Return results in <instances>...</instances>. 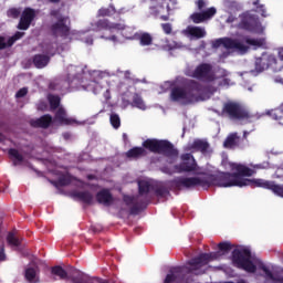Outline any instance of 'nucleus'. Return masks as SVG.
Returning <instances> with one entry per match:
<instances>
[{"label": "nucleus", "instance_id": "obj_4", "mask_svg": "<svg viewBox=\"0 0 283 283\" xmlns=\"http://www.w3.org/2000/svg\"><path fill=\"white\" fill-rule=\"evenodd\" d=\"M229 251H231V243H219L218 252L203 253L190 260L182 268H174L166 276L165 283H189L191 282V275H201V273L207 271V264H209V262L219 260L221 255L229 253Z\"/></svg>", "mask_w": 283, "mask_h": 283}, {"label": "nucleus", "instance_id": "obj_58", "mask_svg": "<svg viewBox=\"0 0 283 283\" xmlns=\"http://www.w3.org/2000/svg\"><path fill=\"white\" fill-rule=\"evenodd\" d=\"M280 83H283V80H280Z\"/></svg>", "mask_w": 283, "mask_h": 283}, {"label": "nucleus", "instance_id": "obj_55", "mask_svg": "<svg viewBox=\"0 0 283 283\" xmlns=\"http://www.w3.org/2000/svg\"><path fill=\"white\" fill-rule=\"evenodd\" d=\"M201 48H205V42L201 43Z\"/></svg>", "mask_w": 283, "mask_h": 283}, {"label": "nucleus", "instance_id": "obj_5", "mask_svg": "<svg viewBox=\"0 0 283 283\" xmlns=\"http://www.w3.org/2000/svg\"><path fill=\"white\" fill-rule=\"evenodd\" d=\"M232 262L234 266L247 271V273H259L268 282L283 283V270L269 265L256 256H252L248 247H237L232 251Z\"/></svg>", "mask_w": 283, "mask_h": 283}, {"label": "nucleus", "instance_id": "obj_33", "mask_svg": "<svg viewBox=\"0 0 283 283\" xmlns=\"http://www.w3.org/2000/svg\"><path fill=\"white\" fill-rule=\"evenodd\" d=\"M72 182V177L69 174H62L57 178V184L60 187H65V185H70Z\"/></svg>", "mask_w": 283, "mask_h": 283}, {"label": "nucleus", "instance_id": "obj_19", "mask_svg": "<svg viewBox=\"0 0 283 283\" xmlns=\"http://www.w3.org/2000/svg\"><path fill=\"white\" fill-rule=\"evenodd\" d=\"M34 17H36V11L31 8L24 9L20 19V23L18 25L19 30H28V28H30V24L34 20Z\"/></svg>", "mask_w": 283, "mask_h": 283}, {"label": "nucleus", "instance_id": "obj_18", "mask_svg": "<svg viewBox=\"0 0 283 283\" xmlns=\"http://www.w3.org/2000/svg\"><path fill=\"white\" fill-rule=\"evenodd\" d=\"M276 60L275 56L263 53L261 57H256L255 60V70L258 72H263L270 65H275Z\"/></svg>", "mask_w": 283, "mask_h": 283}, {"label": "nucleus", "instance_id": "obj_7", "mask_svg": "<svg viewBox=\"0 0 283 283\" xmlns=\"http://www.w3.org/2000/svg\"><path fill=\"white\" fill-rule=\"evenodd\" d=\"M192 78H198L203 83H207L208 88L203 90V92H216L220 85L222 87H229V85H233L231 80H229V73L224 69H218L213 71V66L208 63L199 64L195 71L189 74Z\"/></svg>", "mask_w": 283, "mask_h": 283}, {"label": "nucleus", "instance_id": "obj_13", "mask_svg": "<svg viewBox=\"0 0 283 283\" xmlns=\"http://www.w3.org/2000/svg\"><path fill=\"white\" fill-rule=\"evenodd\" d=\"M239 28L241 30H248V32H254V34H262L264 32V27L258 20V17L253 15L251 12H245L240 15Z\"/></svg>", "mask_w": 283, "mask_h": 283}, {"label": "nucleus", "instance_id": "obj_9", "mask_svg": "<svg viewBox=\"0 0 283 283\" xmlns=\"http://www.w3.org/2000/svg\"><path fill=\"white\" fill-rule=\"evenodd\" d=\"M205 88L196 81L188 82L185 86H176L171 88L170 101L179 103V105H193L198 101H205Z\"/></svg>", "mask_w": 283, "mask_h": 283}, {"label": "nucleus", "instance_id": "obj_45", "mask_svg": "<svg viewBox=\"0 0 283 283\" xmlns=\"http://www.w3.org/2000/svg\"><path fill=\"white\" fill-rule=\"evenodd\" d=\"M124 202H126V205H134V197L125 196Z\"/></svg>", "mask_w": 283, "mask_h": 283}, {"label": "nucleus", "instance_id": "obj_14", "mask_svg": "<svg viewBox=\"0 0 283 283\" xmlns=\"http://www.w3.org/2000/svg\"><path fill=\"white\" fill-rule=\"evenodd\" d=\"M208 3L205 0H198L197 1V7L198 10H200V12L193 13L192 15H190L191 21H193V23H202L205 21H209V19L216 17V13L218 12V10L216 9V7H211L205 10V8H207Z\"/></svg>", "mask_w": 283, "mask_h": 283}, {"label": "nucleus", "instance_id": "obj_23", "mask_svg": "<svg viewBox=\"0 0 283 283\" xmlns=\"http://www.w3.org/2000/svg\"><path fill=\"white\" fill-rule=\"evenodd\" d=\"M240 143V137L238 136V133L230 134L227 139L223 143V147L226 149H233Z\"/></svg>", "mask_w": 283, "mask_h": 283}, {"label": "nucleus", "instance_id": "obj_43", "mask_svg": "<svg viewBox=\"0 0 283 283\" xmlns=\"http://www.w3.org/2000/svg\"><path fill=\"white\" fill-rule=\"evenodd\" d=\"M254 169H269V161L253 166Z\"/></svg>", "mask_w": 283, "mask_h": 283}, {"label": "nucleus", "instance_id": "obj_16", "mask_svg": "<svg viewBox=\"0 0 283 283\" xmlns=\"http://www.w3.org/2000/svg\"><path fill=\"white\" fill-rule=\"evenodd\" d=\"M223 113L228 114L230 118H235L238 120H244V118H249L250 120H254L255 117H250L249 113L238 103L228 102L223 105Z\"/></svg>", "mask_w": 283, "mask_h": 283}, {"label": "nucleus", "instance_id": "obj_21", "mask_svg": "<svg viewBox=\"0 0 283 283\" xmlns=\"http://www.w3.org/2000/svg\"><path fill=\"white\" fill-rule=\"evenodd\" d=\"M23 36V32H17L11 38H3L0 36V50H3V48H10L14 45L15 41H19Z\"/></svg>", "mask_w": 283, "mask_h": 283}, {"label": "nucleus", "instance_id": "obj_37", "mask_svg": "<svg viewBox=\"0 0 283 283\" xmlns=\"http://www.w3.org/2000/svg\"><path fill=\"white\" fill-rule=\"evenodd\" d=\"M174 87V82H164L160 85L159 94H165V92H169Z\"/></svg>", "mask_w": 283, "mask_h": 283}, {"label": "nucleus", "instance_id": "obj_34", "mask_svg": "<svg viewBox=\"0 0 283 283\" xmlns=\"http://www.w3.org/2000/svg\"><path fill=\"white\" fill-rule=\"evenodd\" d=\"M98 17H112V14H116V9L114 7L102 8L98 10Z\"/></svg>", "mask_w": 283, "mask_h": 283}, {"label": "nucleus", "instance_id": "obj_36", "mask_svg": "<svg viewBox=\"0 0 283 283\" xmlns=\"http://www.w3.org/2000/svg\"><path fill=\"white\" fill-rule=\"evenodd\" d=\"M109 120L114 129H118V127H120V116H118V114H115V113L111 114Z\"/></svg>", "mask_w": 283, "mask_h": 283}, {"label": "nucleus", "instance_id": "obj_12", "mask_svg": "<svg viewBox=\"0 0 283 283\" xmlns=\"http://www.w3.org/2000/svg\"><path fill=\"white\" fill-rule=\"evenodd\" d=\"M149 10L153 17L161 19V21H168L174 6L178 3L177 0H149Z\"/></svg>", "mask_w": 283, "mask_h": 283}, {"label": "nucleus", "instance_id": "obj_8", "mask_svg": "<svg viewBox=\"0 0 283 283\" xmlns=\"http://www.w3.org/2000/svg\"><path fill=\"white\" fill-rule=\"evenodd\" d=\"M49 103L51 109H57L55 112V117L52 120V116L44 115L38 119H32L31 125L32 127H50V125H76L78 122L76 119L69 117L65 108L61 106V98L56 95H49Z\"/></svg>", "mask_w": 283, "mask_h": 283}, {"label": "nucleus", "instance_id": "obj_54", "mask_svg": "<svg viewBox=\"0 0 283 283\" xmlns=\"http://www.w3.org/2000/svg\"><path fill=\"white\" fill-rule=\"evenodd\" d=\"M157 193H158V196H163V192H160V191H157Z\"/></svg>", "mask_w": 283, "mask_h": 283}, {"label": "nucleus", "instance_id": "obj_6", "mask_svg": "<svg viewBox=\"0 0 283 283\" xmlns=\"http://www.w3.org/2000/svg\"><path fill=\"white\" fill-rule=\"evenodd\" d=\"M214 50H224L221 59H227L230 52H239L244 54L250 48L258 50V48H266V40L264 38L253 39L248 36L239 35L238 39L220 38L212 42Z\"/></svg>", "mask_w": 283, "mask_h": 283}, {"label": "nucleus", "instance_id": "obj_51", "mask_svg": "<svg viewBox=\"0 0 283 283\" xmlns=\"http://www.w3.org/2000/svg\"><path fill=\"white\" fill-rule=\"evenodd\" d=\"M248 135H249V133H248V132H244V133H243V138H247Z\"/></svg>", "mask_w": 283, "mask_h": 283}, {"label": "nucleus", "instance_id": "obj_11", "mask_svg": "<svg viewBox=\"0 0 283 283\" xmlns=\"http://www.w3.org/2000/svg\"><path fill=\"white\" fill-rule=\"evenodd\" d=\"M140 45L149 46L151 50H164L165 52H171L174 50H186L187 46L182 42L171 41L161 39L158 43L154 44V38L149 33H140L139 36Z\"/></svg>", "mask_w": 283, "mask_h": 283}, {"label": "nucleus", "instance_id": "obj_15", "mask_svg": "<svg viewBox=\"0 0 283 283\" xmlns=\"http://www.w3.org/2000/svg\"><path fill=\"white\" fill-rule=\"evenodd\" d=\"M51 14L57 21L53 24L52 32L56 36H70V18L63 15L61 11H52Z\"/></svg>", "mask_w": 283, "mask_h": 283}, {"label": "nucleus", "instance_id": "obj_17", "mask_svg": "<svg viewBox=\"0 0 283 283\" xmlns=\"http://www.w3.org/2000/svg\"><path fill=\"white\" fill-rule=\"evenodd\" d=\"M181 34L190 39V41L205 39L207 36V30L202 27L188 25L181 31Z\"/></svg>", "mask_w": 283, "mask_h": 283}, {"label": "nucleus", "instance_id": "obj_57", "mask_svg": "<svg viewBox=\"0 0 283 283\" xmlns=\"http://www.w3.org/2000/svg\"><path fill=\"white\" fill-rule=\"evenodd\" d=\"M119 13H123V9L119 11Z\"/></svg>", "mask_w": 283, "mask_h": 283}, {"label": "nucleus", "instance_id": "obj_40", "mask_svg": "<svg viewBox=\"0 0 283 283\" xmlns=\"http://www.w3.org/2000/svg\"><path fill=\"white\" fill-rule=\"evenodd\" d=\"M28 94V90L25 87L19 90L15 94L17 98H23V96H25Z\"/></svg>", "mask_w": 283, "mask_h": 283}, {"label": "nucleus", "instance_id": "obj_26", "mask_svg": "<svg viewBox=\"0 0 283 283\" xmlns=\"http://www.w3.org/2000/svg\"><path fill=\"white\" fill-rule=\"evenodd\" d=\"M127 158H143L147 156V150L143 147H135L126 153Z\"/></svg>", "mask_w": 283, "mask_h": 283}, {"label": "nucleus", "instance_id": "obj_28", "mask_svg": "<svg viewBox=\"0 0 283 283\" xmlns=\"http://www.w3.org/2000/svg\"><path fill=\"white\" fill-rule=\"evenodd\" d=\"M25 277L29 282H39V270L36 269V266L27 269Z\"/></svg>", "mask_w": 283, "mask_h": 283}, {"label": "nucleus", "instance_id": "obj_3", "mask_svg": "<svg viewBox=\"0 0 283 283\" xmlns=\"http://www.w3.org/2000/svg\"><path fill=\"white\" fill-rule=\"evenodd\" d=\"M232 174L221 172L217 176V187H262L283 198V186L264 179H250L255 171L242 164H226Z\"/></svg>", "mask_w": 283, "mask_h": 283}, {"label": "nucleus", "instance_id": "obj_20", "mask_svg": "<svg viewBox=\"0 0 283 283\" xmlns=\"http://www.w3.org/2000/svg\"><path fill=\"white\" fill-rule=\"evenodd\" d=\"M188 151H201L202 154H209V143L201 139H193L189 142L187 146Z\"/></svg>", "mask_w": 283, "mask_h": 283}, {"label": "nucleus", "instance_id": "obj_42", "mask_svg": "<svg viewBox=\"0 0 283 283\" xmlns=\"http://www.w3.org/2000/svg\"><path fill=\"white\" fill-rule=\"evenodd\" d=\"M163 31L165 32V34H171V24L169 23H164L161 24Z\"/></svg>", "mask_w": 283, "mask_h": 283}, {"label": "nucleus", "instance_id": "obj_25", "mask_svg": "<svg viewBox=\"0 0 283 283\" xmlns=\"http://www.w3.org/2000/svg\"><path fill=\"white\" fill-rule=\"evenodd\" d=\"M138 187H139V193L140 196H145L151 191V180L145 178L140 179L138 181Z\"/></svg>", "mask_w": 283, "mask_h": 283}, {"label": "nucleus", "instance_id": "obj_46", "mask_svg": "<svg viewBox=\"0 0 283 283\" xmlns=\"http://www.w3.org/2000/svg\"><path fill=\"white\" fill-rule=\"evenodd\" d=\"M227 23H238V18L229 15V18L227 19Z\"/></svg>", "mask_w": 283, "mask_h": 283}, {"label": "nucleus", "instance_id": "obj_50", "mask_svg": "<svg viewBox=\"0 0 283 283\" xmlns=\"http://www.w3.org/2000/svg\"><path fill=\"white\" fill-rule=\"evenodd\" d=\"M237 283H248L244 279H240Z\"/></svg>", "mask_w": 283, "mask_h": 283}, {"label": "nucleus", "instance_id": "obj_35", "mask_svg": "<svg viewBox=\"0 0 283 283\" xmlns=\"http://www.w3.org/2000/svg\"><path fill=\"white\" fill-rule=\"evenodd\" d=\"M252 6H254L255 11L259 12L261 17H269V14H266V9L264 8V4H260V0L253 1Z\"/></svg>", "mask_w": 283, "mask_h": 283}, {"label": "nucleus", "instance_id": "obj_30", "mask_svg": "<svg viewBox=\"0 0 283 283\" xmlns=\"http://www.w3.org/2000/svg\"><path fill=\"white\" fill-rule=\"evenodd\" d=\"M7 242L13 249H17V247H19V244H21V241L19 240V237H17V234L13 233V232H9V234L7 237Z\"/></svg>", "mask_w": 283, "mask_h": 283}, {"label": "nucleus", "instance_id": "obj_24", "mask_svg": "<svg viewBox=\"0 0 283 283\" xmlns=\"http://www.w3.org/2000/svg\"><path fill=\"white\" fill-rule=\"evenodd\" d=\"M9 156L13 160V165H28V161L17 149H9Z\"/></svg>", "mask_w": 283, "mask_h": 283}, {"label": "nucleus", "instance_id": "obj_1", "mask_svg": "<svg viewBox=\"0 0 283 283\" xmlns=\"http://www.w3.org/2000/svg\"><path fill=\"white\" fill-rule=\"evenodd\" d=\"M90 32H98L99 39L109 41L113 45H120L122 43H125V40L134 41V39H138L136 29L133 27H127L120 22H111L108 20H98L96 22H92L85 30L72 31V36H70V39H78L86 45H93L94 36H92Z\"/></svg>", "mask_w": 283, "mask_h": 283}, {"label": "nucleus", "instance_id": "obj_38", "mask_svg": "<svg viewBox=\"0 0 283 283\" xmlns=\"http://www.w3.org/2000/svg\"><path fill=\"white\" fill-rule=\"evenodd\" d=\"M224 8H228L229 10L238 9V2L231 1V0H224L223 1Z\"/></svg>", "mask_w": 283, "mask_h": 283}, {"label": "nucleus", "instance_id": "obj_2", "mask_svg": "<svg viewBox=\"0 0 283 283\" xmlns=\"http://www.w3.org/2000/svg\"><path fill=\"white\" fill-rule=\"evenodd\" d=\"M66 75L70 87L92 92V94H103L109 101V90H112V74L107 71L83 72V67L70 65L66 67Z\"/></svg>", "mask_w": 283, "mask_h": 283}, {"label": "nucleus", "instance_id": "obj_53", "mask_svg": "<svg viewBox=\"0 0 283 283\" xmlns=\"http://www.w3.org/2000/svg\"><path fill=\"white\" fill-rule=\"evenodd\" d=\"M51 1V3H56V2H59V0H50Z\"/></svg>", "mask_w": 283, "mask_h": 283}, {"label": "nucleus", "instance_id": "obj_49", "mask_svg": "<svg viewBox=\"0 0 283 283\" xmlns=\"http://www.w3.org/2000/svg\"><path fill=\"white\" fill-rule=\"evenodd\" d=\"M279 57L281 61H283V48L279 49Z\"/></svg>", "mask_w": 283, "mask_h": 283}, {"label": "nucleus", "instance_id": "obj_56", "mask_svg": "<svg viewBox=\"0 0 283 283\" xmlns=\"http://www.w3.org/2000/svg\"><path fill=\"white\" fill-rule=\"evenodd\" d=\"M279 125H283V123H282V122H279Z\"/></svg>", "mask_w": 283, "mask_h": 283}, {"label": "nucleus", "instance_id": "obj_47", "mask_svg": "<svg viewBox=\"0 0 283 283\" xmlns=\"http://www.w3.org/2000/svg\"><path fill=\"white\" fill-rule=\"evenodd\" d=\"M6 260V253L3 247L0 249V262H3Z\"/></svg>", "mask_w": 283, "mask_h": 283}, {"label": "nucleus", "instance_id": "obj_32", "mask_svg": "<svg viewBox=\"0 0 283 283\" xmlns=\"http://www.w3.org/2000/svg\"><path fill=\"white\" fill-rule=\"evenodd\" d=\"M51 273L52 275H56L57 277H60V280H65V277H67V272H65V270H63V268L61 266L52 268Z\"/></svg>", "mask_w": 283, "mask_h": 283}, {"label": "nucleus", "instance_id": "obj_52", "mask_svg": "<svg viewBox=\"0 0 283 283\" xmlns=\"http://www.w3.org/2000/svg\"><path fill=\"white\" fill-rule=\"evenodd\" d=\"M94 178H95V177L92 176V175L88 176V180H94Z\"/></svg>", "mask_w": 283, "mask_h": 283}, {"label": "nucleus", "instance_id": "obj_48", "mask_svg": "<svg viewBox=\"0 0 283 283\" xmlns=\"http://www.w3.org/2000/svg\"><path fill=\"white\" fill-rule=\"evenodd\" d=\"M0 143H6V144H8V143H10V139H7V138H6V135H3V134L0 133Z\"/></svg>", "mask_w": 283, "mask_h": 283}, {"label": "nucleus", "instance_id": "obj_31", "mask_svg": "<svg viewBox=\"0 0 283 283\" xmlns=\"http://www.w3.org/2000/svg\"><path fill=\"white\" fill-rule=\"evenodd\" d=\"M75 198H78V200H82L83 202H92L94 196L90 192H75Z\"/></svg>", "mask_w": 283, "mask_h": 283}, {"label": "nucleus", "instance_id": "obj_27", "mask_svg": "<svg viewBox=\"0 0 283 283\" xmlns=\"http://www.w3.org/2000/svg\"><path fill=\"white\" fill-rule=\"evenodd\" d=\"M130 105L133 107H136L137 109H142L143 112H145V109H147V104H145V101L138 94L133 95V102Z\"/></svg>", "mask_w": 283, "mask_h": 283}, {"label": "nucleus", "instance_id": "obj_39", "mask_svg": "<svg viewBox=\"0 0 283 283\" xmlns=\"http://www.w3.org/2000/svg\"><path fill=\"white\" fill-rule=\"evenodd\" d=\"M21 14V11L19 9H10L8 11V17H12L13 19H17Z\"/></svg>", "mask_w": 283, "mask_h": 283}, {"label": "nucleus", "instance_id": "obj_29", "mask_svg": "<svg viewBox=\"0 0 283 283\" xmlns=\"http://www.w3.org/2000/svg\"><path fill=\"white\" fill-rule=\"evenodd\" d=\"M33 63L35 65V67L38 69H43L45 67V65H48V63H50V57H48L46 55H35L33 59Z\"/></svg>", "mask_w": 283, "mask_h": 283}, {"label": "nucleus", "instance_id": "obj_10", "mask_svg": "<svg viewBox=\"0 0 283 283\" xmlns=\"http://www.w3.org/2000/svg\"><path fill=\"white\" fill-rule=\"evenodd\" d=\"M143 147L145 149H149V151H153L154 154H164V156H167L168 163H176L178 159V150L174 149V146L163 139H146L143 143Z\"/></svg>", "mask_w": 283, "mask_h": 283}, {"label": "nucleus", "instance_id": "obj_41", "mask_svg": "<svg viewBox=\"0 0 283 283\" xmlns=\"http://www.w3.org/2000/svg\"><path fill=\"white\" fill-rule=\"evenodd\" d=\"M48 103H45V102H43V101H40L39 103H38V109L40 111V112H45L46 109H48Z\"/></svg>", "mask_w": 283, "mask_h": 283}, {"label": "nucleus", "instance_id": "obj_22", "mask_svg": "<svg viewBox=\"0 0 283 283\" xmlns=\"http://www.w3.org/2000/svg\"><path fill=\"white\" fill-rule=\"evenodd\" d=\"M113 201L112 193L107 189H103L97 193V202L101 205L109 206V203Z\"/></svg>", "mask_w": 283, "mask_h": 283}, {"label": "nucleus", "instance_id": "obj_44", "mask_svg": "<svg viewBox=\"0 0 283 283\" xmlns=\"http://www.w3.org/2000/svg\"><path fill=\"white\" fill-rule=\"evenodd\" d=\"M129 93H126L124 96H123V103H124V107H127V105H129Z\"/></svg>", "mask_w": 283, "mask_h": 283}]
</instances>
